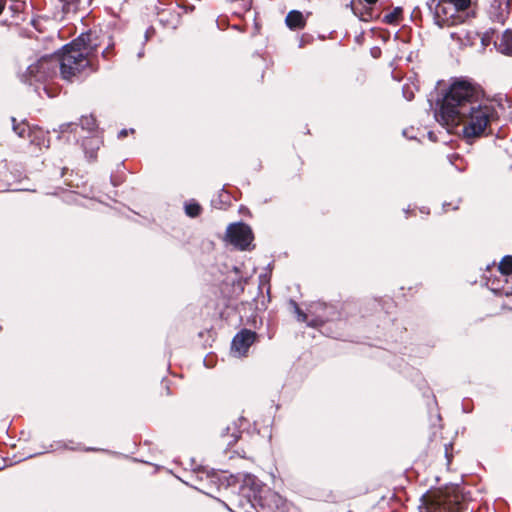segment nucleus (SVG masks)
I'll return each mask as SVG.
<instances>
[{
  "label": "nucleus",
  "instance_id": "1",
  "mask_svg": "<svg viewBox=\"0 0 512 512\" xmlns=\"http://www.w3.org/2000/svg\"><path fill=\"white\" fill-rule=\"evenodd\" d=\"M436 120L448 127L462 125L465 138L484 135L498 118L495 106L484 98L481 87L465 78H456L437 102Z\"/></svg>",
  "mask_w": 512,
  "mask_h": 512
},
{
  "label": "nucleus",
  "instance_id": "2",
  "mask_svg": "<svg viewBox=\"0 0 512 512\" xmlns=\"http://www.w3.org/2000/svg\"><path fill=\"white\" fill-rule=\"evenodd\" d=\"M91 67L87 52L79 48H62V53L46 55L36 62L22 68L20 67L17 76L19 80L30 86L44 85L48 80L57 75L58 70L63 79L72 81L86 68Z\"/></svg>",
  "mask_w": 512,
  "mask_h": 512
},
{
  "label": "nucleus",
  "instance_id": "3",
  "mask_svg": "<svg viewBox=\"0 0 512 512\" xmlns=\"http://www.w3.org/2000/svg\"><path fill=\"white\" fill-rule=\"evenodd\" d=\"M435 2L433 19L439 28L450 27L462 22L463 18L458 13H466L468 16L473 5L472 0H432V3Z\"/></svg>",
  "mask_w": 512,
  "mask_h": 512
},
{
  "label": "nucleus",
  "instance_id": "4",
  "mask_svg": "<svg viewBox=\"0 0 512 512\" xmlns=\"http://www.w3.org/2000/svg\"><path fill=\"white\" fill-rule=\"evenodd\" d=\"M420 512H462V507L455 496L440 490L422 496Z\"/></svg>",
  "mask_w": 512,
  "mask_h": 512
},
{
  "label": "nucleus",
  "instance_id": "5",
  "mask_svg": "<svg viewBox=\"0 0 512 512\" xmlns=\"http://www.w3.org/2000/svg\"><path fill=\"white\" fill-rule=\"evenodd\" d=\"M226 239L235 248L241 251L254 248V235L251 227L244 222H236L228 225Z\"/></svg>",
  "mask_w": 512,
  "mask_h": 512
},
{
  "label": "nucleus",
  "instance_id": "6",
  "mask_svg": "<svg viewBox=\"0 0 512 512\" xmlns=\"http://www.w3.org/2000/svg\"><path fill=\"white\" fill-rule=\"evenodd\" d=\"M309 312L315 315V318L307 323L310 327L321 326L325 322L333 320L337 314L334 306L320 302L311 305Z\"/></svg>",
  "mask_w": 512,
  "mask_h": 512
},
{
  "label": "nucleus",
  "instance_id": "7",
  "mask_svg": "<svg viewBox=\"0 0 512 512\" xmlns=\"http://www.w3.org/2000/svg\"><path fill=\"white\" fill-rule=\"evenodd\" d=\"M255 338V332L248 329L241 330L232 339V351L239 357L246 355L248 349L254 343Z\"/></svg>",
  "mask_w": 512,
  "mask_h": 512
},
{
  "label": "nucleus",
  "instance_id": "8",
  "mask_svg": "<svg viewBox=\"0 0 512 512\" xmlns=\"http://www.w3.org/2000/svg\"><path fill=\"white\" fill-rule=\"evenodd\" d=\"M93 33L86 32L81 33L75 40H73L71 43L66 44L65 47L69 48H79L80 51L87 52V57L89 58V55L91 52L96 50L98 43L93 39Z\"/></svg>",
  "mask_w": 512,
  "mask_h": 512
},
{
  "label": "nucleus",
  "instance_id": "9",
  "mask_svg": "<svg viewBox=\"0 0 512 512\" xmlns=\"http://www.w3.org/2000/svg\"><path fill=\"white\" fill-rule=\"evenodd\" d=\"M495 47L501 54L512 56V30H506L495 41Z\"/></svg>",
  "mask_w": 512,
  "mask_h": 512
},
{
  "label": "nucleus",
  "instance_id": "10",
  "mask_svg": "<svg viewBox=\"0 0 512 512\" xmlns=\"http://www.w3.org/2000/svg\"><path fill=\"white\" fill-rule=\"evenodd\" d=\"M285 23L291 30L301 29L305 26V18L302 12L291 10L286 16Z\"/></svg>",
  "mask_w": 512,
  "mask_h": 512
},
{
  "label": "nucleus",
  "instance_id": "11",
  "mask_svg": "<svg viewBox=\"0 0 512 512\" xmlns=\"http://www.w3.org/2000/svg\"><path fill=\"white\" fill-rule=\"evenodd\" d=\"M102 145V141L99 137H87L83 143V149L85 151V154L90 159H94L96 157V151L100 148Z\"/></svg>",
  "mask_w": 512,
  "mask_h": 512
},
{
  "label": "nucleus",
  "instance_id": "12",
  "mask_svg": "<svg viewBox=\"0 0 512 512\" xmlns=\"http://www.w3.org/2000/svg\"><path fill=\"white\" fill-rule=\"evenodd\" d=\"M241 432L235 424L227 426L221 433L223 443L227 446H233L240 438Z\"/></svg>",
  "mask_w": 512,
  "mask_h": 512
},
{
  "label": "nucleus",
  "instance_id": "13",
  "mask_svg": "<svg viewBox=\"0 0 512 512\" xmlns=\"http://www.w3.org/2000/svg\"><path fill=\"white\" fill-rule=\"evenodd\" d=\"M402 12L403 9L401 7H395L392 12L383 17L382 22L389 25H396L402 16Z\"/></svg>",
  "mask_w": 512,
  "mask_h": 512
},
{
  "label": "nucleus",
  "instance_id": "14",
  "mask_svg": "<svg viewBox=\"0 0 512 512\" xmlns=\"http://www.w3.org/2000/svg\"><path fill=\"white\" fill-rule=\"evenodd\" d=\"M257 500L256 495H253V499L250 495L245 499V504L237 505L238 512H258L257 507L255 505V501Z\"/></svg>",
  "mask_w": 512,
  "mask_h": 512
},
{
  "label": "nucleus",
  "instance_id": "15",
  "mask_svg": "<svg viewBox=\"0 0 512 512\" xmlns=\"http://www.w3.org/2000/svg\"><path fill=\"white\" fill-rule=\"evenodd\" d=\"M499 271L503 275L512 274V256L506 255L502 258L498 266Z\"/></svg>",
  "mask_w": 512,
  "mask_h": 512
},
{
  "label": "nucleus",
  "instance_id": "16",
  "mask_svg": "<svg viewBox=\"0 0 512 512\" xmlns=\"http://www.w3.org/2000/svg\"><path fill=\"white\" fill-rule=\"evenodd\" d=\"M58 2L64 13L76 12L80 4V0H58Z\"/></svg>",
  "mask_w": 512,
  "mask_h": 512
},
{
  "label": "nucleus",
  "instance_id": "17",
  "mask_svg": "<svg viewBox=\"0 0 512 512\" xmlns=\"http://www.w3.org/2000/svg\"><path fill=\"white\" fill-rule=\"evenodd\" d=\"M184 208L186 215L192 218L197 217L201 212V206L195 201L187 202Z\"/></svg>",
  "mask_w": 512,
  "mask_h": 512
},
{
  "label": "nucleus",
  "instance_id": "18",
  "mask_svg": "<svg viewBox=\"0 0 512 512\" xmlns=\"http://www.w3.org/2000/svg\"><path fill=\"white\" fill-rule=\"evenodd\" d=\"M79 125L83 130L93 131L96 127V121L92 116H83Z\"/></svg>",
  "mask_w": 512,
  "mask_h": 512
},
{
  "label": "nucleus",
  "instance_id": "19",
  "mask_svg": "<svg viewBox=\"0 0 512 512\" xmlns=\"http://www.w3.org/2000/svg\"><path fill=\"white\" fill-rule=\"evenodd\" d=\"M289 305L291 306V308L293 309V312L296 314V317H297V320L299 322H306L307 319H308V315L306 313H304L298 306V304L296 303V301L294 300H290L289 301Z\"/></svg>",
  "mask_w": 512,
  "mask_h": 512
},
{
  "label": "nucleus",
  "instance_id": "20",
  "mask_svg": "<svg viewBox=\"0 0 512 512\" xmlns=\"http://www.w3.org/2000/svg\"><path fill=\"white\" fill-rule=\"evenodd\" d=\"M13 122V130L14 132L20 137L24 138L26 135V132L28 131L27 125L23 123H16V119L14 117L11 118Z\"/></svg>",
  "mask_w": 512,
  "mask_h": 512
},
{
  "label": "nucleus",
  "instance_id": "21",
  "mask_svg": "<svg viewBox=\"0 0 512 512\" xmlns=\"http://www.w3.org/2000/svg\"><path fill=\"white\" fill-rule=\"evenodd\" d=\"M78 125L75 123H64L60 125L59 129L61 133H65L68 131H73L74 129H77Z\"/></svg>",
  "mask_w": 512,
  "mask_h": 512
},
{
  "label": "nucleus",
  "instance_id": "22",
  "mask_svg": "<svg viewBox=\"0 0 512 512\" xmlns=\"http://www.w3.org/2000/svg\"><path fill=\"white\" fill-rule=\"evenodd\" d=\"M245 490H246V489H245V488H243V489H242V494H241V495H239V496L237 497V504H236V506H237V505H240V504H245V499H247V498H248V496H246V495L244 494Z\"/></svg>",
  "mask_w": 512,
  "mask_h": 512
},
{
  "label": "nucleus",
  "instance_id": "23",
  "mask_svg": "<svg viewBox=\"0 0 512 512\" xmlns=\"http://www.w3.org/2000/svg\"><path fill=\"white\" fill-rule=\"evenodd\" d=\"M129 132H134V130L133 129H130V130L122 129V130H120L119 133H118V138L121 139L123 137H126Z\"/></svg>",
  "mask_w": 512,
  "mask_h": 512
},
{
  "label": "nucleus",
  "instance_id": "24",
  "mask_svg": "<svg viewBox=\"0 0 512 512\" xmlns=\"http://www.w3.org/2000/svg\"><path fill=\"white\" fill-rule=\"evenodd\" d=\"M403 95L409 101L412 100V98H413V92L408 91V89H406V88H403Z\"/></svg>",
  "mask_w": 512,
  "mask_h": 512
},
{
  "label": "nucleus",
  "instance_id": "25",
  "mask_svg": "<svg viewBox=\"0 0 512 512\" xmlns=\"http://www.w3.org/2000/svg\"><path fill=\"white\" fill-rule=\"evenodd\" d=\"M109 47H107L103 52H102V57L103 58H108V54H109Z\"/></svg>",
  "mask_w": 512,
  "mask_h": 512
},
{
  "label": "nucleus",
  "instance_id": "26",
  "mask_svg": "<svg viewBox=\"0 0 512 512\" xmlns=\"http://www.w3.org/2000/svg\"><path fill=\"white\" fill-rule=\"evenodd\" d=\"M3 9H4V1L0 0V14L2 13Z\"/></svg>",
  "mask_w": 512,
  "mask_h": 512
},
{
  "label": "nucleus",
  "instance_id": "27",
  "mask_svg": "<svg viewBox=\"0 0 512 512\" xmlns=\"http://www.w3.org/2000/svg\"><path fill=\"white\" fill-rule=\"evenodd\" d=\"M365 2H367L368 4L372 5V4H375L378 0H364Z\"/></svg>",
  "mask_w": 512,
  "mask_h": 512
},
{
  "label": "nucleus",
  "instance_id": "28",
  "mask_svg": "<svg viewBox=\"0 0 512 512\" xmlns=\"http://www.w3.org/2000/svg\"><path fill=\"white\" fill-rule=\"evenodd\" d=\"M148 38H149V30L146 31L145 40H148Z\"/></svg>",
  "mask_w": 512,
  "mask_h": 512
},
{
  "label": "nucleus",
  "instance_id": "29",
  "mask_svg": "<svg viewBox=\"0 0 512 512\" xmlns=\"http://www.w3.org/2000/svg\"><path fill=\"white\" fill-rule=\"evenodd\" d=\"M142 56H143V51H140V52L138 53V57L140 58V57H142Z\"/></svg>",
  "mask_w": 512,
  "mask_h": 512
},
{
  "label": "nucleus",
  "instance_id": "30",
  "mask_svg": "<svg viewBox=\"0 0 512 512\" xmlns=\"http://www.w3.org/2000/svg\"><path fill=\"white\" fill-rule=\"evenodd\" d=\"M445 447H446V448H445V452H446V454H447V453H448V447H447V445H445Z\"/></svg>",
  "mask_w": 512,
  "mask_h": 512
}]
</instances>
